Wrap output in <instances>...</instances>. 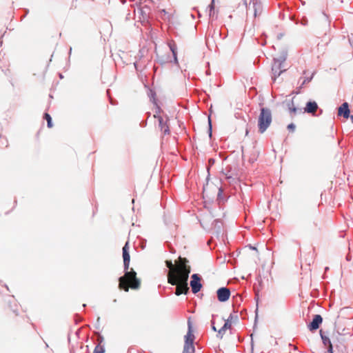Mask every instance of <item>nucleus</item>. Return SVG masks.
<instances>
[{"label": "nucleus", "mask_w": 353, "mask_h": 353, "mask_svg": "<svg viewBox=\"0 0 353 353\" xmlns=\"http://www.w3.org/2000/svg\"><path fill=\"white\" fill-rule=\"evenodd\" d=\"M123 258L125 274L119 279V288L125 292H128L129 288L134 290L139 289L140 281L137 278V273L132 268L128 271L130 260L128 242H126L123 247Z\"/></svg>", "instance_id": "1"}, {"label": "nucleus", "mask_w": 353, "mask_h": 353, "mask_svg": "<svg viewBox=\"0 0 353 353\" xmlns=\"http://www.w3.org/2000/svg\"><path fill=\"white\" fill-rule=\"evenodd\" d=\"M190 273V266L181 265L176 268V274L175 275L173 276L172 273L170 274L168 281L172 285H176V295L186 294L188 292V280Z\"/></svg>", "instance_id": "2"}, {"label": "nucleus", "mask_w": 353, "mask_h": 353, "mask_svg": "<svg viewBox=\"0 0 353 353\" xmlns=\"http://www.w3.org/2000/svg\"><path fill=\"white\" fill-rule=\"evenodd\" d=\"M272 123V112L269 108H261L258 118L259 131L263 133Z\"/></svg>", "instance_id": "3"}, {"label": "nucleus", "mask_w": 353, "mask_h": 353, "mask_svg": "<svg viewBox=\"0 0 353 353\" xmlns=\"http://www.w3.org/2000/svg\"><path fill=\"white\" fill-rule=\"evenodd\" d=\"M188 261L185 258H182L181 256L179 257V260H178V262H177L176 266H174L172 264V261H165L166 266L170 269V271L168 272V277L169 276L170 273H172L173 276L175 275V274H176V268H178L179 267V265H184L185 266H189L188 265Z\"/></svg>", "instance_id": "4"}, {"label": "nucleus", "mask_w": 353, "mask_h": 353, "mask_svg": "<svg viewBox=\"0 0 353 353\" xmlns=\"http://www.w3.org/2000/svg\"><path fill=\"white\" fill-rule=\"evenodd\" d=\"M191 279L190 286L192 288V291L194 294H196L199 292L202 288V285L201 283V278L198 274H194L192 275Z\"/></svg>", "instance_id": "5"}, {"label": "nucleus", "mask_w": 353, "mask_h": 353, "mask_svg": "<svg viewBox=\"0 0 353 353\" xmlns=\"http://www.w3.org/2000/svg\"><path fill=\"white\" fill-rule=\"evenodd\" d=\"M216 294L217 299L220 302H225L229 299L230 291L228 288L223 287L217 290Z\"/></svg>", "instance_id": "6"}, {"label": "nucleus", "mask_w": 353, "mask_h": 353, "mask_svg": "<svg viewBox=\"0 0 353 353\" xmlns=\"http://www.w3.org/2000/svg\"><path fill=\"white\" fill-rule=\"evenodd\" d=\"M252 4V9L254 12V16L256 17L260 15L262 12V5L259 0H251L250 6L247 8V10L251 9L250 5Z\"/></svg>", "instance_id": "7"}, {"label": "nucleus", "mask_w": 353, "mask_h": 353, "mask_svg": "<svg viewBox=\"0 0 353 353\" xmlns=\"http://www.w3.org/2000/svg\"><path fill=\"white\" fill-rule=\"evenodd\" d=\"M286 59L285 54H283L280 56L279 58H274V63L272 67V71H279L283 70L282 64L285 62Z\"/></svg>", "instance_id": "8"}, {"label": "nucleus", "mask_w": 353, "mask_h": 353, "mask_svg": "<svg viewBox=\"0 0 353 353\" xmlns=\"http://www.w3.org/2000/svg\"><path fill=\"white\" fill-rule=\"evenodd\" d=\"M323 321V319L321 315L316 314L314 315L312 321L308 325V329L313 332L316 330Z\"/></svg>", "instance_id": "9"}, {"label": "nucleus", "mask_w": 353, "mask_h": 353, "mask_svg": "<svg viewBox=\"0 0 353 353\" xmlns=\"http://www.w3.org/2000/svg\"><path fill=\"white\" fill-rule=\"evenodd\" d=\"M154 117L158 119L159 126L161 128V130L165 134H169L170 133V130H169V126L167 124V121H165L161 116H156V115H154Z\"/></svg>", "instance_id": "10"}, {"label": "nucleus", "mask_w": 353, "mask_h": 353, "mask_svg": "<svg viewBox=\"0 0 353 353\" xmlns=\"http://www.w3.org/2000/svg\"><path fill=\"white\" fill-rule=\"evenodd\" d=\"M318 109V105L315 101H308L304 108V112L307 113L315 114Z\"/></svg>", "instance_id": "11"}, {"label": "nucleus", "mask_w": 353, "mask_h": 353, "mask_svg": "<svg viewBox=\"0 0 353 353\" xmlns=\"http://www.w3.org/2000/svg\"><path fill=\"white\" fill-rule=\"evenodd\" d=\"M188 330L186 335L185 336V342L194 343L195 337L193 334L192 323L190 320L188 321Z\"/></svg>", "instance_id": "12"}, {"label": "nucleus", "mask_w": 353, "mask_h": 353, "mask_svg": "<svg viewBox=\"0 0 353 353\" xmlns=\"http://www.w3.org/2000/svg\"><path fill=\"white\" fill-rule=\"evenodd\" d=\"M339 115H343L347 119L350 117V110L347 103H343L339 108Z\"/></svg>", "instance_id": "13"}, {"label": "nucleus", "mask_w": 353, "mask_h": 353, "mask_svg": "<svg viewBox=\"0 0 353 353\" xmlns=\"http://www.w3.org/2000/svg\"><path fill=\"white\" fill-rule=\"evenodd\" d=\"M320 334H321V339L323 341V345L327 347V351L329 353H333V350H332V345L331 343V341L330 340V339L325 336L323 334V332L321 330L320 331Z\"/></svg>", "instance_id": "14"}, {"label": "nucleus", "mask_w": 353, "mask_h": 353, "mask_svg": "<svg viewBox=\"0 0 353 353\" xmlns=\"http://www.w3.org/2000/svg\"><path fill=\"white\" fill-rule=\"evenodd\" d=\"M288 108L289 112L292 117H294L297 113L302 112L301 110H299L294 106L293 101H291L288 103Z\"/></svg>", "instance_id": "15"}, {"label": "nucleus", "mask_w": 353, "mask_h": 353, "mask_svg": "<svg viewBox=\"0 0 353 353\" xmlns=\"http://www.w3.org/2000/svg\"><path fill=\"white\" fill-rule=\"evenodd\" d=\"M194 343L185 342L183 347V353H194Z\"/></svg>", "instance_id": "16"}, {"label": "nucleus", "mask_w": 353, "mask_h": 353, "mask_svg": "<svg viewBox=\"0 0 353 353\" xmlns=\"http://www.w3.org/2000/svg\"><path fill=\"white\" fill-rule=\"evenodd\" d=\"M208 9H209V17L210 18L213 19L214 17V14H215L214 0H212L211 3L208 6Z\"/></svg>", "instance_id": "17"}, {"label": "nucleus", "mask_w": 353, "mask_h": 353, "mask_svg": "<svg viewBox=\"0 0 353 353\" xmlns=\"http://www.w3.org/2000/svg\"><path fill=\"white\" fill-rule=\"evenodd\" d=\"M232 315L230 314V316L228 318V319L225 320V323L223 325L224 328H226L227 330L230 329L232 327Z\"/></svg>", "instance_id": "18"}, {"label": "nucleus", "mask_w": 353, "mask_h": 353, "mask_svg": "<svg viewBox=\"0 0 353 353\" xmlns=\"http://www.w3.org/2000/svg\"><path fill=\"white\" fill-rule=\"evenodd\" d=\"M314 73H312V75L310 77H305L303 78V81L301 82L299 89L302 88L303 85L312 81L313 79Z\"/></svg>", "instance_id": "19"}, {"label": "nucleus", "mask_w": 353, "mask_h": 353, "mask_svg": "<svg viewBox=\"0 0 353 353\" xmlns=\"http://www.w3.org/2000/svg\"><path fill=\"white\" fill-rule=\"evenodd\" d=\"M227 329L226 328H224L223 326L221 327V328H220L218 331H217V334H216V336L219 339H222L223 335L225 334V332H226Z\"/></svg>", "instance_id": "20"}, {"label": "nucleus", "mask_w": 353, "mask_h": 353, "mask_svg": "<svg viewBox=\"0 0 353 353\" xmlns=\"http://www.w3.org/2000/svg\"><path fill=\"white\" fill-rule=\"evenodd\" d=\"M44 119L47 121L48 127L52 128V119H51L50 115L48 113H45Z\"/></svg>", "instance_id": "21"}, {"label": "nucleus", "mask_w": 353, "mask_h": 353, "mask_svg": "<svg viewBox=\"0 0 353 353\" xmlns=\"http://www.w3.org/2000/svg\"><path fill=\"white\" fill-rule=\"evenodd\" d=\"M169 47L170 48V50L172 51L173 56L174 57L175 60H176V45L174 43H170Z\"/></svg>", "instance_id": "22"}, {"label": "nucleus", "mask_w": 353, "mask_h": 353, "mask_svg": "<svg viewBox=\"0 0 353 353\" xmlns=\"http://www.w3.org/2000/svg\"><path fill=\"white\" fill-rule=\"evenodd\" d=\"M285 69H283V70H279V71H272V79H273L274 81H275V80H276V79L278 77H279V76H280V74H281L283 71H285Z\"/></svg>", "instance_id": "23"}, {"label": "nucleus", "mask_w": 353, "mask_h": 353, "mask_svg": "<svg viewBox=\"0 0 353 353\" xmlns=\"http://www.w3.org/2000/svg\"><path fill=\"white\" fill-rule=\"evenodd\" d=\"M105 351L103 346L98 345L95 347L93 353H103Z\"/></svg>", "instance_id": "24"}, {"label": "nucleus", "mask_w": 353, "mask_h": 353, "mask_svg": "<svg viewBox=\"0 0 353 353\" xmlns=\"http://www.w3.org/2000/svg\"><path fill=\"white\" fill-rule=\"evenodd\" d=\"M216 316V315L214 314H212V319L211 321V324H212V329L214 331V332H217L218 330H216V327L214 326V317Z\"/></svg>", "instance_id": "25"}, {"label": "nucleus", "mask_w": 353, "mask_h": 353, "mask_svg": "<svg viewBox=\"0 0 353 353\" xmlns=\"http://www.w3.org/2000/svg\"><path fill=\"white\" fill-rule=\"evenodd\" d=\"M295 125L294 123H290L288 125V129L292 132H294L295 130Z\"/></svg>", "instance_id": "26"}, {"label": "nucleus", "mask_w": 353, "mask_h": 353, "mask_svg": "<svg viewBox=\"0 0 353 353\" xmlns=\"http://www.w3.org/2000/svg\"><path fill=\"white\" fill-rule=\"evenodd\" d=\"M243 4L247 7V1L246 0L243 1Z\"/></svg>", "instance_id": "27"}, {"label": "nucleus", "mask_w": 353, "mask_h": 353, "mask_svg": "<svg viewBox=\"0 0 353 353\" xmlns=\"http://www.w3.org/2000/svg\"><path fill=\"white\" fill-rule=\"evenodd\" d=\"M351 119H352V121H353V116H352V117H351Z\"/></svg>", "instance_id": "28"}]
</instances>
